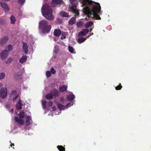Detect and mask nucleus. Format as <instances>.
<instances>
[{
  "instance_id": "nucleus-1",
  "label": "nucleus",
  "mask_w": 151,
  "mask_h": 151,
  "mask_svg": "<svg viewBox=\"0 0 151 151\" xmlns=\"http://www.w3.org/2000/svg\"><path fill=\"white\" fill-rule=\"evenodd\" d=\"M101 7L100 4L97 3H95L92 6L91 10L88 7H86L83 8L84 13L87 15L89 18L91 17L92 19L95 18L96 19L99 20L101 19V17L98 15L101 14Z\"/></svg>"
},
{
  "instance_id": "nucleus-2",
  "label": "nucleus",
  "mask_w": 151,
  "mask_h": 151,
  "mask_svg": "<svg viewBox=\"0 0 151 151\" xmlns=\"http://www.w3.org/2000/svg\"><path fill=\"white\" fill-rule=\"evenodd\" d=\"M41 11L43 16L46 19L50 20L54 19V17L52 14V9L50 6L47 5H44Z\"/></svg>"
},
{
  "instance_id": "nucleus-3",
  "label": "nucleus",
  "mask_w": 151,
  "mask_h": 151,
  "mask_svg": "<svg viewBox=\"0 0 151 151\" xmlns=\"http://www.w3.org/2000/svg\"><path fill=\"white\" fill-rule=\"evenodd\" d=\"M39 27L43 33H48L50 31L52 27L51 25H48L46 21L43 20L39 22Z\"/></svg>"
},
{
  "instance_id": "nucleus-4",
  "label": "nucleus",
  "mask_w": 151,
  "mask_h": 151,
  "mask_svg": "<svg viewBox=\"0 0 151 151\" xmlns=\"http://www.w3.org/2000/svg\"><path fill=\"white\" fill-rule=\"evenodd\" d=\"M70 3L69 7L68 9L69 11L74 13L75 16L78 15L79 14V12L76 9L77 5L76 0H70Z\"/></svg>"
},
{
  "instance_id": "nucleus-5",
  "label": "nucleus",
  "mask_w": 151,
  "mask_h": 151,
  "mask_svg": "<svg viewBox=\"0 0 151 151\" xmlns=\"http://www.w3.org/2000/svg\"><path fill=\"white\" fill-rule=\"evenodd\" d=\"M7 91L6 88H2L0 90V96L2 98H4L7 95Z\"/></svg>"
},
{
  "instance_id": "nucleus-6",
  "label": "nucleus",
  "mask_w": 151,
  "mask_h": 151,
  "mask_svg": "<svg viewBox=\"0 0 151 151\" xmlns=\"http://www.w3.org/2000/svg\"><path fill=\"white\" fill-rule=\"evenodd\" d=\"M8 51L5 50L2 51L0 54L1 58L2 60L5 59L8 55Z\"/></svg>"
},
{
  "instance_id": "nucleus-7",
  "label": "nucleus",
  "mask_w": 151,
  "mask_h": 151,
  "mask_svg": "<svg viewBox=\"0 0 151 151\" xmlns=\"http://www.w3.org/2000/svg\"><path fill=\"white\" fill-rule=\"evenodd\" d=\"M89 32V30L88 29H84L79 32L78 34L79 37L83 36L86 35Z\"/></svg>"
},
{
  "instance_id": "nucleus-8",
  "label": "nucleus",
  "mask_w": 151,
  "mask_h": 151,
  "mask_svg": "<svg viewBox=\"0 0 151 151\" xmlns=\"http://www.w3.org/2000/svg\"><path fill=\"white\" fill-rule=\"evenodd\" d=\"M14 119L16 122L18 124L23 125L24 124V120L22 119H19L18 117L15 116L14 117Z\"/></svg>"
},
{
  "instance_id": "nucleus-9",
  "label": "nucleus",
  "mask_w": 151,
  "mask_h": 151,
  "mask_svg": "<svg viewBox=\"0 0 151 151\" xmlns=\"http://www.w3.org/2000/svg\"><path fill=\"white\" fill-rule=\"evenodd\" d=\"M61 2L60 0H52L51 6L52 7H55L57 6L58 5L60 4Z\"/></svg>"
},
{
  "instance_id": "nucleus-10",
  "label": "nucleus",
  "mask_w": 151,
  "mask_h": 151,
  "mask_svg": "<svg viewBox=\"0 0 151 151\" xmlns=\"http://www.w3.org/2000/svg\"><path fill=\"white\" fill-rule=\"evenodd\" d=\"M9 40V38L7 37H5L0 40V45H2L5 44Z\"/></svg>"
},
{
  "instance_id": "nucleus-11",
  "label": "nucleus",
  "mask_w": 151,
  "mask_h": 151,
  "mask_svg": "<svg viewBox=\"0 0 151 151\" xmlns=\"http://www.w3.org/2000/svg\"><path fill=\"white\" fill-rule=\"evenodd\" d=\"M0 4L1 7L5 12L9 10V9L7 4L2 2H0Z\"/></svg>"
},
{
  "instance_id": "nucleus-12",
  "label": "nucleus",
  "mask_w": 151,
  "mask_h": 151,
  "mask_svg": "<svg viewBox=\"0 0 151 151\" xmlns=\"http://www.w3.org/2000/svg\"><path fill=\"white\" fill-rule=\"evenodd\" d=\"M75 98V96L72 93L67 96V101H73Z\"/></svg>"
},
{
  "instance_id": "nucleus-13",
  "label": "nucleus",
  "mask_w": 151,
  "mask_h": 151,
  "mask_svg": "<svg viewBox=\"0 0 151 151\" xmlns=\"http://www.w3.org/2000/svg\"><path fill=\"white\" fill-rule=\"evenodd\" d=\"M50 93L52 94V96H54L55 97L58 96L59 94L58 90L55 89H53L52 91H51Z\"/></svg>"
},
{
  "instance_id": "nucleus-14",
  "label": "nucleus",
  "mask_w": 151,
  "mask_h": 151,
  "mask_svg": "<svg viewBox=\"0 0 151 151\" xmlns=\"http://www.w3.org/2000/svg\"><path fill=\"white\" fill-rule=\"evenodd\" d=\"M61 34V31L59 29H55L54 31V35L55 37H58Z\"/></svg>"
},
{
  "instance_id": "nucleus-15",
  "label": "nucleus",
  "mask_w": 151,
  "mask_h": 151,
  "mask_svg": "<svg viewBox=\"0 0 151 151\" xmlns=\"http://www.w3.org/2000/svg\"><path fill=\"white\" fill-rule=\"evenodd\" d=\"M23 49L24 50V53L27 54L28 52V46L27 44L25 42H23Z\"/></svg>"
},
{
  "instance_id": "nucleus-16",
  "label": "nucleus",
  "mask_w": 151,
  "mask_h": 151,
  "mask_svg": "<svg viewBox=\"0 0 151 151\" xmlns=\"http://www.w3.org/2000/svg\"><path fill=\"white\" fill-rule=\"evenodd\" d=\"M81 2L82 4L84 6L87 5H89L90 6L92 5L91 1L89 0H81Z\"/></svg>"
},
{
  "instance_id": "nucleus-17",
  "label": "nucleus",
  "mask_w": 151,
  "mask_h": 151,
  "mask_svg": "<svg viewBox=\"0 0 151 151\" xmlns=\"http://www.w3.org/2000/svg\"><path fill=\"white\" fill-rule=\"evenodd\" d=\"M22 101L20 99L16 106V108L18 110H20L22 109Z\"/></svg>"
},
{
  "instance_id": "nucleus-18",
  "label": "nucleus",
  "mask_w": 151,
  "mask_h": 151,
  "mask_svg": "<svg viewBox=\"0 0 151 151\" xmlns=\"http://www.w3.org/2000/svg\"><path fill=\"white\" fill-rule=\"evenodd\" d=\"M27 57L26 56H22L21 58L19 59V62L20 63L22 64L26 62L27 61Z\"/></svg>"
},
{
  "instance_id": "nucleus-19",
  "label": "nucleus",
  "mask_w": 151,
  "mask_h": 151,
  "mask_svg": "<svg viewBox=\"0 0 151 151\" xmlns=\"http://www.w3.org/2000/svg\"><path fill=\"white\" fill-rule=\"evenodd\" d=\"M76 21V18L73 17L71 18L68 21V23L70 25H73Z\"/></svg>"
},
{
  "instance_id": "nucleus-20",
  "label": "nucleus",
  "mask_w": 151,
  "mask_h": 151,
  "mask_svg": "<svg viewBox=\"0 0 151 151\" xmlns=\"http://www.w3.org/2000/svg\"><path fill=\"white\" fill-rule=\"evenodd\" d=\"M76 24L78 27H81L83 25L84 23L83 21L80 20L77 22Z\"/></svg>"
},
{
  "instance_id": "nucleus-21",
  "label": "nucleus",
  "mask_w": 151,
  "mask_h": 151,
  "mask_svg": "<svg viewBox=\"0 0 151 151\" xmlns=\"http://www.w3.org/2000/svg\"><path fill=\"white\" fill-rule=\"evenodd\" d=\"M30 117L29 116H27L26 117V126H28L30 124Z\"/></svg>"
},
{
  "instance_id": "nucleus-22",
  "label": "nucleus",
  "mask_w": 151,
  "mask_h": 151,
  "mask_svg": "<svg viewBox=\"0 0 151 151\" xmlns=\"http://www.w3.org/2000/svg\"><path fill=\"white\" fill-rule=\"evenodd\" d=\"M52 94L50 93L47 94L45 96V98L47 99L51 100L53 98Z\"/></svg>"
},
{
  "instance_id": "nucleus-23",
  "label": "nucleus",
  "mask_w": 151,
  "mask_h": 151,
  "mask_svg": "<svg viewBox=\"0 0 151 151\" xmlns=\"http://www.w3.org/2000/svg\"><path fill=\"white\" fill-rule=\"evenodd\" d=\"M59 89L60 92H63L66 90V87L64 85L61 86L59 87Z\"/></svg>"
},
{
  "instance_id": "nucleus-24",
  "label": "nucleus",
  "mask_w": 151,
  "mask_h": 151,
  "mask_svg": "<svg viewBox=\"0 0 151 151\" xmlns=\"http://www.w3.org/2000/svg\"><path fill=\"white\" fill-rule=\"evenodd\" d=\"M86 40V38L85 39L83 37H80L78 38V42L79 43H81L83 42Z\"/></svg>"
},
{
  "instance_id": "nucleus-25",
  "label": "nucleus",
  "mask_w": 151,
  "mask_h": 151,
  "mask_svg": "<svg viewBox=\"0 0 151 151\" xmlns=\"http://www.w3.org/2000/svg\"><path fill=\"white\" fill-rule=\"evenodd\" d=\"M93 24V22L91 21L87 22L85 25L86 28H88L91 26Z\"/></svg>"
},
{
  "instance_id": "nucleus-26",
  "label": "nucleus",
  "mask_w": 151,
  "mask_h": 151,
  "mask_svg": "<svg viewBox=\"0 0 151 151\" xmlns=\"http://www.w3.org/2000/svg\"><path fill=\"white\" fill-rule=\"evenodd\" d=\"M11 23L12 24H14L15 22V17L14 16H11L10 17Z\"/></svg>"
},
{
  "instance_id": "nucleus-27",
  "label": "nucleus",
  "mask_w": 151,
  "mask_h": 151,
  "mask_svg": "<svg viewBox=\"0 0 151 151\" xmlns=\"http://www.w3.org/2000/svg\"><path fill=\"white\" fill-rule=\"evenodd\" d=\"M57 147L60 151H65V148L62 146H58Z\"/></svg>"
},
{
  "instance_id": "nucleus-28",
  "label": "nucleus",
  "mask_w": 151,
  "mask_h": 151,
  "mask_svg": "<svg viewBox=\"0 0 151 151\" xmlns=\"http://www.w3.org/2000/svg\"><path fill=\"white\" fill-rule=\"evenodd\" d=\"M73 101H67V108L71 106H73Z\"/></svg>"
},
{
  "instance_id": "nucleus-29",
  "label": "nucleus",
  "mask_w": 151,
  "mask_h": 151,
  "mask_svg": "<svg viewBox=\"0 0 151 151\" xmlns=\"http://www.w3.org/2000/svg\"><path fill=\"white\" fill-rule=\"evenodd\" d=\"M22 74L18 72L15 75V78L17 79H20L22 77Z\"/></svg>"
},
{
  "instance_id": "nucleus-30",
  "label": "nucleus",
  "mask_w": 151,
  "mask_h": 151,
  "mask_svg": "<svg viewBox=\"0 0 151 151\" xmlns=\"http://www.w3.org/2000/svg\"><path fill=\"white\" fill-rule=\"evenodd\" d=\"M68 50L69 51L72 53H76L75 52H74V49L72 47L70 46H68Z\"/></svg>"
},
{
  "instance_id": "nucleus-31",
  "label": "nucleus",
  "mask_w": 151,
  "mask_h": 151,
  "mask_svg": "<svg viewBox=\"0 0 151 151\" xmlns=\"http://www.w3.org/2000/svg\"><path fill=\"white\" fill-rule=\"evenodd\" d=\"M25 116L24 113V112H21L19 114V118L21 119H22Z\"/></svg>"
},
{
  "instance_id": "nucleus-32",
  "label": "nucleus",
  "mask_w": 151,
  "mask_h": 151,
  "mask_svg": "<svg viewBox=\"0 0 151 151\" xmlns=\"http://www.w3.org/2000/svg\"><path fill=\"white\" fill-rule=\"evenodd\" d=\"M57 106L60 109V110L64 109L65 108V106L60 104H58Z\"/></svg>"
},
{
  "instance_id": "nucleus-33",
  "label": "nucleus",
  "mask_w": 151,
  "mask_h": 151,
  "mask_svg": "<svg viewBox=\"0 0 151 151\" xmlns=\"http://www.w3.org/2000/svg\"><path fill=\"white\" fill-rule=\"evenodd\" d=\"M5 76V74L4 73H0V80H1L4 78Z\"/></svg>"
},
{
  "instance_id": "nucleus-34",
  "label": "nucleus",
  "mask_w": 151,
  "mask_h": 151,
  "mask_svg": "<svg viewBox=\"0 0 151 151\" xmlns=\"http://www.w3.org/2000/svg\"><path fill=\"white\" fill-rule=\"evenodd\" d=\"M60 14L63 17H66V13L65 12L61 11L60 12Z\"/></svg>"
},
{
  "instance_id": "nucleus-35",
  "label": "nucleus",
  "mask_w": 151,
  "mask_h": 151,
  "mask_svg": "<svg viewBox=\"0 0 151 151\" xmlns=\"http://www.w3.org/2000/svg\"><path fill=\"white\" fill-rule=\"evenodd\" d=\"M13 46L11 45H9L7 47V49L8 50L7 51L9 52L12 49Z\"/></svg>"
},
{
  "instance_id": "nucleus-36",
  "label": "nucleus",
  "mask_w": 151,
  "mask_h": 151,
  "mask_svg": "<svg viewBox=\"0 0 151 151\" xmlns=\"http://www.w3.org/2000/svg\"><path fill=\"white\" fill-rule=\"evenodd\" d=\"M122 88V86L121 85V83H120L119 85H118L117 86H116V87L115 88V89L116 90H121Z\"/></svg>"
},
{
  "instance_id": "nucleus-37",
  "label": "nucleus",
  "mask_w": 151,
  "mask_h": 151,
  "mask_svg": "<svg viewBox=\"0 0 151 151\" xmlns=\"http://www.w3.org/2000/svg\"><path fill=\"white\" fill-rule=\"evenodd\" d=\"M53 51L56 53H57L59 52V48L57 46H55L53 50Z\"/></svg>"
},
{
  "instance_id": "nucleus-38",
  "label": "nucleus",
  "mask_w": 151,
  "mask_h": 151,
  "mask_svg": "<svg viewBox=\"0 0 151 151\" xmlns=\"http://www.w3.org/2000/svg\"><path fill=\"white\" fill-rule=\"evenodd\" d=\"M57 22L58 24H61L62 22V19H60V18H58L56 19Z\"/></svg>"
},
{
  "instance_id": "nucleus-39",
  "label": "nucleus",
  "mask_w": 151,
  "mask_h": 151,
  "mask_svg": "<svg viewBox=\"0 0 151 151\" xmlns=\"http://www.w3.org/2000/svg\"><path fill=\"white\" fill-rule=\"evenodd\" d=\"M51 72L50 71H47L46 72V76L47 77H50L51 76Z\"/></svg>"
},
{
  "instance_id": "nucleus-40",
  "label": "nucleus",
  "mask_w": 151,
  "mask_h": 151,
  "mask_svg": "<svg viewBox=\"0 0 151 151\" xmlns=\"http://www.w3.org/2000/svg\"><path fill=\"white\" fill-rule=\"evenodd\" d=\"M66 38V35H65V33L63 32L62 33L61 39L62 40L65 39Z\"/></svg>"
},
{
  "instance_id": "nucleus-41",
  "label": "nucleus",
  "mask_w": 151,
  "mask_h": 151,
  "mask_svg": "<svg viewBox=\"0 0 151 151\" xmlns=\"http://www.w3.org/2000/svg\"><path fill=\"white\" fill-rule=\"evenodd\" d=\"M51 73L53 74H55L56 72L55 70L53 68H52L51 69Z\"/></svg>"
},
{
  "instance_id": "nucleus-42",
  "label": "nucleus",
  "mask_w": 151,
  "mask_h": 151,
  "mask_svg": "<svg viewBox=\"0 0 151 151\" xmlns=\"http://www.w3.org/2000/svg\"><path fill=\"white\" fill-rule=\"evenodd\" d=\"M46 101H44L42 102V105L43 108H45L46 107Z\"/></svg>"
},
{
  "instance_id": "nucleus-43",
  "label": "nucleus",
  "mask_w": 151,
  "mask_h": 151,
  "mask_svg": "<svg viewBox=\"0 0 151 151\" xmlns=\"http://www.w3.org/2000/svg\"><path fill=\"white\" fill-rule=\"evenodd\" d=\"M52 101H50L48 103L47 106L48 107H50L52 106Z\"/></svg>"
},
{
  "instance_id": "nucleus-44",
  "label": "nucleus",
  "mask_w": 151,
  "mask_h": 151,
  "mask_svg": "<svg viewBox=\"0 0 151 151\" xmlns=\"http://www.w3.org/2000/svg\"><path fill=\"white\" fill-rule=\"evenodd\" d=\"M12 59L11 58H9L6 62L7 63H11L12 61Z\"/></svg>"
},
{
  "instance_id": "nucleus-45",
  "label": "nucleus",
  "mask_w": 151,
  "mask_h": 151,
  "mask_svg": "<svg viewBox=\"0 0 151 151\" xmlns=\"http://www.w3.org/2000/svg\"><path fill=\"white\" fill-rule=\"evenodd\" d=\"M25 0H18L19 2L21 4H23L25 2Z\"/></svg>"
},
{
  "instance_id": "nucleus-46",
  "label": "nucleus",
  "mask_w": 151,
  "mask_h": 151,
  "mask_svg": "<svg viewBox=\"0 0 151 151\" xmlns=\"http://www.w3.org/2000/svg\"><path fill=\"white\" fill-rule=\"evenodd\" d=\"M18 95H16L14 97L13 99V101H14L15 100L18 98Z\"/></svg>"
},
{
  "instance_id": "nucleus-47",
  "label": "nucleus",
  "mask_w": 151,
  "mask_h": 151,
  "mask_svg": "<svg viewBox=\"0 0 151 151\" xmlns=\"http://www.w3.org/2000/svg\"><path fill=\"white\" fill-rule=\"evenodd\" d=\"M16 92V91L15 90H13L12 91V94Z\"/></svg>"
},
{
  "instance_id": "nucleus-48",
  "label": "nucleus",
  "mask_w": 151,
  "mask_h": 151,
  "mask_svg": "<svg viewBox=\"0 0 151 151\" xmlns=\"http://www.w3.org/2000/svg\"><path fill=\"white\" fill-rule=\"evenodd\" d=\"M52 110L55 111L56 110V107L55 106H53L52 108Z\"/></svg>"
},
{
  "instance_id": "nucleus-49",
  "label": "nucleus",
  "mask_w": 151,
  "mask_h": 151,
  "mask_svg": "<svg viewBox=\"0 0 151 151\" xmlns=\"http://www.w3.org/2000/svg\"><path fill=\"white\" fill-rule=\"evenodd\" d=\"M10 142L11 143V144L10 145V146L12 147V146H14V143H12L10 141Z\"/></svg>"
},
{
  "instance_id": "nucleus-50",
  "label": "nucleus",
  "mask_w": 151,
  "mask_h": 151,
  "mask_svg": "<svg viewBox=\"0 0 151 151\" xmlns=\"http://www.w3.org/2000/svg\"><path fill=\"white\" fill-rule=\"evenodd\" d=\"M14 111V109H11V110H10V112L11 113H13Z\"/></svg>"
},
{
  "instance_id": "nucleus-51",
  "label": "nucleus",
  "mask_w": 151,
  "mask_h": 151,
  "mask_svg": "<svg viewBox=\"0 0 151 151\" xmlns=\"http://www.w3.org/2000/svg\"><path fill=\"white\" fill-rule=\"evenodd\" d=\"M4 22V21L3 20H0V23H1L2 24H3Z\"/></svg>"
},
{
  "instance_id": "nucleus-52",
  "label": "nucleus",
  "mask_w": 151,
  "mask_h": 151,
  "mask_svg": "<svg viewBox=\"0 0 151 151\" xmlns=\"http://www.w3.org/2000/svg\"><path fill=\"white\" fill-rule=\"evenodd\" d=\"M60 100L61 101H64V99L63 97H61L60 99Z\"/></svg>"
},
{
  "instance_id": "nucleus-53",
  "label": "nucleus",
  "mask_w": 151,
  "mask_h": 151,
  "mask_svg": "<svg viewBox=\"0 0 151 151\" xmlns=\"http://www.w3.org/2000/svg\"><path fill=\"white\" fill-rule=\"evenodd\" d=\"M61 44L65 46V44L62 42H61Z\"/></svg>"
},
{
  "instance_id": "nucleus-54",
  "label": "nucleus",
  "mask_w": 151,
  "mask_h": 151,
  "mask_svg": "<svg viewBox=\"0 0 151 151\" xmlns=\"http://www.w3.org/2000/svg\"><path fill=\"white\" fill-rule=\"evenodd\" d=\"M66 16H67V17H68V14L67 13Z\"/></svg>"
},
{
  "instance_id": "nucleus-55",
  "label": "nucleus",
  "mask_w": 151,
  "mask_h": 151,
  "mask_svg": "<svg viewBox=\"0 0 151 151\" xmlns=\"http://www.w3.org/2000/svg\"><path fill=\"white\" fill-rule=\"evenodd\" d=\"M92 30V29H90V31H91Z\"/></svg>"
},
{
  "instance_id": "nucleus-56",
  "label": "nucleus",
  "mask_w": 151,
  "mask_h": 151,
  "mask_svg": "<svg viewBox=\"0 0 151 151\" xmlns=\"http://www.w3.org/2000/svg\"><path fill=\"white\" fill-rule=\"evenodd\" d=\"M66 88H67V86Z\"/></svg>"
}]
</instances>
